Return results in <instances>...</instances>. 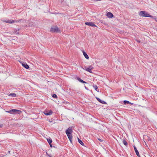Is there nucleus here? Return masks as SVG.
<instances>
[{"mask_svg":"<svg viewBox=\"0 0 157 157\" xmlns=\"http://www.w3.org/2000/svg\"><path fill=\"white\" fill-rule=\"evenodd\" d=\"M19 29H18V30H16V33H18V31H19Z\"/></svg>","mask_w":157,"mask_h":157,"instance_id":"27","label":"nucleus"},{"mask_svg":"<svg viewBox=\"0 0 157 157\" xmlns=\"http://www.w3.org/2000/svg\"><path fill=\"white\" fill-rule=\"evenodd\" d=\"M59 29L57 27H54L51 29L50 31L52 32H57L58 31Z\"/></svg>","mask_w":157,"mask_h":157,"instance_id":"6","label":"nucleus"},{"mask_svg":"<svg viewBox=\"0 0 157 157\" xmlns=\"http://www.w3.org/2000/svg\"><path fill=\"white\" fill-rule=\"evenodd\" d=\"M9 96L11 97H15L16 96V95L15 93H11L9 94Z\"/></svg>","mask_w":157,"mask_h":157,"instance_id":"18","label":"nucleus"},{"mask_svg":"<svg viewBox=\"0 0 157 157\" xmlns=\"http://www.w3.org/2000/svg\"><path fill=\"white\" fill-rule=\"evenodd\" d=\"M139 15L143 17H152L146 11H143L140 12L139 13Z\"/></svg>","mask_w":157,"mask_h":157,"instance_id":"2","label":"nucleus"},{"mask_svg":"<svg viewBox=\"0 0 157 157\" xmlns=\"http://www.w3.org/2000/svg\"><path fill=\"white\" fill-rule=\"evenodd\" d=\"M52 113L53 112L51 110H50L49 112H48L47 111H45L44 112V114L47 116L51 115Z\"/></svg>","mask_w":157,"mask_h":157,"instance_id":"7","label":"nucleus"},{"mask_svg":"<svg viewBox=\"0 0 157 157\" xmlns=\"http://www.w3.org/2000/svg\"><path fill=\"white\" fill-rule=\"evenodd\" d=\"M98 140L100 142H102V140H101V139L98 138Z\"/></svg>","mask_w":157,"mask_h":157,"instance_id":"23","label":"nucleus"},{"mask_svg":"<svg viewBox=\"0 0 157 157\" xmlns=\"http://www.w3.org/2000/svg\"><path fill=\"white\" fill-rule=\"evenodd\" d=\"M122 141L123 144L126 146H127L128 145V143L127 141L124 140L123 139L122 140Z\"/></svg>","mask_w":157,"mask_h":157,"instance_id":"17","label":"nucleus"},{"mask_svg":"<svg viewBox=\"0 0 157 157\" xmlns=\"http://www.w3.org/2000/svg\"><path fill=\"white\" fill-rule=\"evenodd\" d=\"M10 152V151H8V152H9V153Z\"/></svg>","mask_w":157,"mask_h":157,"instance_id":"31","label":"nucleus"},{"mask_svg":"<svg viewBox=\"0 0 157 157\" xmlns=\"http://www.w3.org/2000/svg\"><path fill=\"white\" fill-rule=\"evenodd\" d=\"M3 21L4 22H5L7 23H9V24H11L14 23L15 21L13 20H3ZM19 21H16L15 22H18Z\"/></svg>","mask_w":157,"mask_h":157,"instance_id":"4","label":"nucleus"},{"mask_svg":"<svg viewBox=\"0 0 157 157\" xmlns=\"http://www.w3.org/2000/svg\"><path fill=\"white\" fill-rule=\"evenodd\" d=\"M77 79L78 81H79V82H80L82 83H87V82H86L84 81L83 80H82V79H81L80 78H79V77H77Z\"/></svg>","mask_w":157,"mask_h":157,"instance_id":"12","label":"nucleus"},{"mask_svg":"<svg viewBox=\"0 0 157 157\" xmlns=\"http://www.w3.org/2000/svg\"><path fill=\"white\" fill-rule=\"evenodd\" d=\"M52 97L53 98H57V96L56 94H53L52 95Z\"/></svg>","mask_w":157,"mask_h":157,"instance_id":"22","label":"nucleus"},{"mask_svg":"<svg viewBox=\"0 0 157 157\" xmlns=\"http://www.w3.org/2000/svg\"><path fill=\"white\" fill-rule=\"evenodd\" d=\"M3 126V124H0V128H2Z\"/></svg>","mask_w":157,"mask_h":157,"instance_id":"25","label":"nucleus"},{"mask_svg":"<svg viewBox=\"0 0 157 157\" xmlns=\"http://www.w3.org/2000/svg\"><path fill=\"white\" fill-rule=\"evenodd\" d=\"M78 141L79 144L82 146H84V144L82 141L80 139L78 138Z\"/></svg>","mask_w":157,"mask_h":157,"instance_id":"16","label":"nucleus"},{"mask_svg":"<svg viewBox=\"0 0 157 157\" xmlns=\"http://www.w3.org/2000/svg\"><path fill=\"white\" fill-rule=\"evenodd\" d=\"M93 87L94 88L95 90L97 91L98 92H99V90H97L98 89V87H97V85H93Z\"/></svg>","mask_w":157,"mask_h":157,"instance_id":"19","label":"nucleus"},{"mask_svg":"<svg viewBox=\"0 0 157 157\" xmlns=\"http://www.w3.org/2000/svg\"><path fill=\"white\" fill-rule=\"evenodd\" d=\"M96 99L100 103H101L103 104H106V103L104 101L98 98H96Z\"/></svg>","mask_w":157,"mask_h":157,"instance_id":"10","label":"nucleus"},{"mask_svg":"<svg viewBox=\"0 0 157 157\" xmlns=\"http://www.w3.org/2000/svg\"><path fill=\"white\" fill-rule=\"evenodd\" d=\"M47 140L49 144H51L52 142V140L51 138L47 139Z\"/></svg>","mask_w":157,"mask_h":157,"instance_id":"20","label":"nucleus"},{"mask_svg":"<svg viewBox=\"0 0 157 157\" xmlns=\"http://www.w3.org/2000/svg\"><path fill=\"white\" fill-rule=\"evenodd\" d=\"M86 25L92 26V27H96V26L92 22H86L85 23Z\"/></svg>","mask_w":157,"mask_h":157,"instance_id":"8","label":"nucleus"},{"mask_svg":"<svg viewBox=\"0 0 157 157\" xmlns=\"http://www.w3.org/2000/svg\"><path fill=\"white\" fill-rule=\"evenodd\" d=\"M129 104L132 105L133 104L132 103L129 101V103H128Z\"/></svg>","mask_w":157,"mask_h":157,"instance_id":"28","label":"nucleus"},{"mask_svg":"<svg viewBox=\"0 0 157 157\" xmlns=\"http://www.w3.org/2000/svg\"><path fill=\"white\" fill-rule=\"evenodd\" d=\"M66 133L67 135L72 134L73 132V130L72 127H69L66 131Z\"/></svg>","mask_w":157,"mask_h":157,"instance_id":"3","label":"nucleus"},{"mask_svg":"<svg viewBox=\"0 0 157 157\" xmlns=\"http://www.w3.org/2000/svg\"><path fill=\"white\" fill-rule=\"evenodd\" d=\"M124 103L125 104H128L129 103V101L126 100H124Z\"/></svg>","mask_w":157,"mask_h":157,"instance_id":"21","label":"nucleus"},{"mask_svg":"<svg viewBox=\"0 0 157 157\" xmlns=\"http://www.w3.org/2000/svg\"><path fill=\"white\" fill-rule=\"evenodd\" d=\"M85 70L90 73H92V70L93 68V66H89L87 68H86V67H85Z\"/></svg>","mask_w":157,"mask_h":157,"instance_id":"5","label":"nucleus"},{"mask_svg":"<svg viewBox=\"0 0 157 157\" xmlns=\"http://www.w3.org/2000/svg\"><path fill=\"white\" fill-rule=\"evenodd\" d=\"M22 65L26 69H28L29 68V65L26 63H23L22 64Z\"/></svg>","mask_w":157,"mask_h":157,"instance_id":"14","label":"nucleus"},{"mask_svg":"<svg viewBox=\"0 0 157 157\" xmlns=\"http://www.w3.org/2000/svg\"><path fill=\"white\" fill-rule=\"evenodd\" d=\"M133 147H134V150H135V151L136 152V155L138 157H140V155L139 154V152L137 150L136 147L135 146H134Z\"/></svg>","mask_w":157,"mask_h":157,"instance_id":"9","label":"nucleus"},{"mask_svg":"<svg viewBox=\"0 0 157 157\" xmlns=\"http://www.w3.org/2000/svg\"><path fill=\"white\" fill-rule=\"evenodd\" d=\"M85 88L86 90H89V89H88V88L86 86H85Z\"/></svg>","mask_w":157,"mask_h":157,"instance_id":"24","label":"nucleus"},{"mask_svg":"<svg viewBox=\"0 0 157 157\" xmlns=\"http://www.w3.org/2000/svg\"><path fill=\"white\" fill-rule=\"evenodd\" d=\"M49 145H50V147H52V145L51 144H49Z\"/></svg>","mask_w":157,"mask_h":157,"instance_id":"29","label":"nucleus"},{"mask_svg":"<svg viewBox=\"0 0 157 157\" xmlns=\"http://www.w3.org/2000/svg\"><path fill=\"white\" fill-rule=\"evenodd\" d=\"M6 112L12 114H20L21 113V111L16 109H12L9 111H6Z\"/></svg>","mask_w":157,"mask_h":157,"instance_id":"1","label":"nucleus"},{"mask_svg":"<svg viewBox=\"0 0 157 157\" xmlns=\"http://www.w3.org/2000/svg\"><path fill=\"white\" fill-rule=\"evenodd\" d=\"M138 42H140V41L139 40V41H137Z\"/></svg>","mask_w":157,"mask_h":157,"instance_id":"30","label":"nucleus"},{"mask_svg":"<svg viewBox=\"0 0 157 157\" xmlns=\"http://www.w3.org/2000/svg\"><path fill=\"white\" fill-rule=\"evenodd\" d=\"M67 135V137H68L69 140L70 141V142L71 143H72V134H69V135Z\"/></svg>","mask_w":157,"mask_h":157,"instance_id":"11","label":"nucleus"},{"mask_svg":"<svg viewBox=\"0 0 157 157\" xmlns=\"http://www.w3.org/2000/svg\"><path fill=\"white\" fill-rule=\"evenodd\" d=\"M107 16L110 18H111L113 17V14L110 12H108L107 14Z\"/></svg>","mask_w":157,"mask_h":157,"instance_id":"13","label":"nucleus"},{"mask_svg":"<svg viewBox=\"0 0 157 157\" xmlns=\"http://www.w3.org/2000/svg\"><path fill=\"white\" fill-rule=\"evenodd\" d=\"M83 55L84 57H85V58L86 59H89V57L88 55H87V54H86V53L84 51L83 52Z\"/></svg>","mask_w":157,"mask_h":157,"instance_id":"15","label":"nucleus"},{"mask_svg":"<svg viewBox=\"0 0 157 157\" xmlns=\"http://www.w3.org/2000/svg\"><path fill=\"white\" fill-rule=\"evenodd\" d=\"M49 121L50 122H52V119H50Z\"/></svg>","mask_w":157,"mask_h":157,"instance_id":"26","label":"nucleus"}]
</instances>
